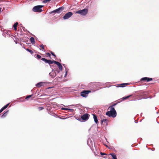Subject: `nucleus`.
Returning a JSON list of instances; mask_svg holds the SVG:
<instances>
[{
  "instance_id": "f257e3e1",
  "label": "nucleus",
  "mask_w": 159,
  "mask_h": 159,
  "mask_svg": "<svg viewBox=\"0 0 159 159\" xmlns=\"http://www.w3.org/2000/svg\"><path fill=\"white\" fill-rule=\"evenodd\" d=\"M116 105V104H113L112 106L109 107L110 111H107L106 113V115L110 117L111 116L113 118L115 117L116 116V112L115 109L113 107V106Z\"/></svg>"
},
{
  "instance_id": "f03ea898",
  "label": "nucleus",
  "mask_w": 159,
  "mask_h": 159,
  "mask_svg": "<svg viewBox=\"0 0 159 159\" xmlns=\"http://www.w3.org/2000/svg\"><path fill=\"white\" fill-rule=\"evenodd\" d=\"M43 7V6L38 5L34 7L33 9V11L35 12H40L42 11L41 8Z\"/></svg>"
},
{
  "instance_id": "7ed1b4c3",
  "label": "nucleus",
  "mask_w": 159,
  "mask_h": 159,
  "mask_svg": "<svg viewBox=\"0 0 159 159\" xmlns=\"http://www.w3.org/2000/svg\"><path fill=\"white\" fill-rule=\"evenodd\" d=\"M88 12V10L87 9H84L82 10L78 11L75 12V13L80 14L82 15H85Z\"/></svg>"
},
{
  "instance_id": "20e7f679",
  "label": "nucleus",
  "mask_w": 159,
  "mask_h": 159,
  "mask_svg": "<svg viewBox=\"0 0 159 159\" xmlns=\"http://www.w3.org/2000/svg\"><path fill=\"white\" fill-rule=\"evenodd\" d=\"M41 60L44 61L46 63H48L49 65L53 64V63L56 64L57 62V61H52L50 60H47L44 58H41Z\"/></svg>"
},
{
  "instance_id": "39448f33",
  "label": "nucleus",
  "mask_w": 159,
  "mask_h": 159,
  "mask_svg": "<svg viewBox=\"0 0 159 159\" xmlns=\"http://www.w3.org/2000/svg\"><path fill=\"white\" fill-rule=\"evenodd\" d=\"M91 92L90 90H83L80 93V95L83 97H85L88 96L89 93Z\"/></svg>"
},
{
  "instance_id": "423d86ee",
  "label": "nucleus",
  "mask_w": 159,
  "mask_h": 159,
  "mask_svg": "<svg viewBox=\"0 0 159 159\" xmlns=\"http://www.w3.org/2000/svg\"><path fill=\"white\" fill-rule=\"evenodd\" d=\"M64 9V7H60L56 10L50 12V14H52L53 13H59L61 12Z\"/></svg>"
},
{
  "instance_id": "0eeeda50",
  "label": "nucleus",
  "mask_w": 159,
  "mask_h": 159,
  "mask_svg": "<svg viewBox=\"0 0 159 159\" xmlns=\"http://www.w3.org/2000/svg\"><path fill=\"white\" fill-rule=\"evenodd\" d=\"M73 15V13L71 12H69L63 16V18L64 20L67 19L69 18Z\"/></svg>"
},
{
  "instance_id": "6e6552de",
  "label": "nucleus",
  "mask_w": 159,
  "mask_h": 159,
  "mask_svg": "<svg viewBox=\"0 0 159 159\" xmlns=\"http://www.w3.org/2000/svg\"><path fill=\"white\" fill-rule=\"evenodd\" d=\"M152 78H148L147 77H145L143 78H142L140 80V81H147V82H149L150 81H152Z\"/></svg>"
},
{
  "instance_id": "1a4fd4ad",
  "label": "nucleus",
  "mask_w": 159,
  "mask_h": 159,
  "mask_svg": "<svg viewBox=\"0 0 159 159\" xmlns=\"http://www.w3.org/2000/svg\"><path fill=\"white\" fill-rule=\"evenodd\" d=\"M82 119L84 120H87L89 118V114H85L81 116Z\"/></svg>"
},
{
  "instance_id": "9d476101",
  "label": "nucleus",
  "mask_w": 159,
  "mask_h": 159,
  "mask_svg": "<svg viewBox=\"0 0 159 159\" xmlns=\"http://www.w3.org/2000/svg\"><path fill=\"white\" fill-rule=\"evenodd\" d=\"M57 72L58 73H59L60 72V71L58 69H57L54 71V74H53L52 75V73H49V75H50L53 78L57 75L56 74V73Z\"/></svg>"
},
{
  "instance_id": "9b49d317",
  "label": "nucleus",
  "mask_w": 159,
  "mask_h": 159,
  "mask_svg": "<svg viewBox=\"0 0 159 159\" xmlns=\"http://www.w3.org/2000/svg\"><path fill=\"white\" fill-rule=\"evenodd\" d=\"M56 64L58 66L60 70H62L63 69L62 66L60 62L58 61H57Z\"/></svg>"
},
{
  "instance_id": "f8f14e48",
  "label": "nucleus",
  "mask_w": 159,
  "mask_h": 159,
  "mask_svg": "<svg viewBox=\"0 0 159 159\" xmlns=\"http://www.w3.org/2000/svg\"><path fill=\"white\" fill-rule=\"evenodd\" d=\"M9 104L8 103L5 106H4L3 107H2L0 110V113H1L4 110L6 109L9 106Z\"/></svg>"
},
{
  "instance_id": "ddd939ff",
  "label": "nucleus",
  "mask_w": 159,
  "mask_h": 159,
  "mask_svg": "<svg viewBox=\"0 0 159 159\" xmlns=\"http://www.w3.org/2000/svg\"><path fill=\"white\" fill-rule=\"evenodd\" d=\"M44 84V83L43 82H39L38 83H37L36 85V86L38 88L40 87L41 86H43Z\"/></svg>"
},
{
  "instance_id": "4468645a",
  "label": "nucleus",
  "mask_w": 159,
  "mask_h": 159,
  "mask_svg": "<svg viewBox=\"0 0 159 159\" xmlns=\"http://www.w3.org/2000/svg\"><path fill=\"white\" fill-rule=\"evenodd\" d=\"M93 119L95 122L96 124H98V120L97 116L95 115H93Z\"/></svg>"
},
{
  "instance_id": "2eb2a0df",
  "label": "nucleus",
  "mask_w": 159,
  "mask_h": 159,
  "mask_svg": "<svg viewBox=\"0 0 159 159\" xmlns=\"http://www.w3.org/2000/svg\"><path fill=\"white\" fill-rule=\"evenodd\" d=\"M18 22H16L14 24V25H13V27L14 28V30L15 31L17 30V26L18 25Z\"/></svg>"
},
{
  "instance_id": "dca6fc26",
  "label": "nucleus",
  "mask_w": 159,
  "mask_h": 159,
  "mask_svg": "<svg viewBox=\"0 0 159 159\" xmlns=\"http://www.w3.org/2000/svg\"><path fill=\"white\" fill-rule=\"evenodd\" d=\"M129 84L128 83H123L120 84L119 85V87H124L126 85Z\"/></svg>"
},
{
  "instance_id": "f3484780",
  "label": "nucleus",
  "mask_w": 159,
  "mask_h": 159,
  "mask_svg": "<svg viewBox=\"0 0 159 159\" xmlns=\"http://www.w3.org/2000/svg\"><path fill=\"white\" fill-rule=\"evenodd\" d=\"M110 155L112 156V159H117L116 155L114 153H110Z\"/></svg>"
},
{
  "instance_id": "a211bd4d",
  "label": "nucleus",
  "mask_w": 159,
  "mask_h": 159,
  "mask_svg": "<svg viewBox=\"0 0 159 159\" xmlns=\"http://www.w3.org/2000/svg\"><path fill=\"white\" fill-rule=\"evenodd\" d=\"M30 40L31 42L32 43H34L35 42L34 38L33 37H31L30 38Z\"/></svg>"
},
{
  "instance_id": "6ab92c4d",
  "label": "nucleus",
  "mask_w": 159,
  "mask_h": 159,
  "mask_svg": "<svg viewBox=\"0 0 159 159\" xmlns=\"http://www.w3.org/2000/svg\"><path fill=\"white\" fill-rule=\"evenodd\" d=\"M132 96V95H130L129 96H126L125 97H123L122 98L123 100H126V99H128V98H129L130 97H131Z\"/></svg>"
},
{
  "instance_id": "aec40b11",
  "label": "nucleus",
  "mask_w": 159,
  "mask_h": 159,
  "mask_svg": "<svg viewBox=\"0 0 159 159\" xmlns=\"http://www.w3.org/2000/svg\"><path fill=\"white\" fill-rule=\"evenodd\" d=\"M107 120L106 119H103V120H101V122L102 123H104V124L107 123Z\"/></svg>"
},
{
  "instance_id": "412c9836",
  "label": "nucleus",
  "mask_w": 159,
  "mask_h": 159,
  "mask_svg": "<svg viewBox=\"0 0 159 159\" xmlns=\"http://www.w3.org/2000/svg\"><path fill=\"white\" fill-rule=\"evenodd\" d=\"M8 112V111H7L5 113H4L2 116V117H5L7 115V112Z\"/></svg>"
},
{
  "instance_id": "4be33fe9",
  "label": "nucleus",
  "mask_w": 159,
  "mask_h": 159,
  "mask_svg": "<svg viewBox=\"0 0 159 159\" xmlns=\"http://www.w3.org/2000/svg\"><path fill=\"white\" fill-rule=\"evenodd\" d=\"M26 50L28 52H30L31 54H33V51L32 50H30V49H28V48L26 49Z\"/></svg>"
},
{
  "instance_id": "5701e85b",
  "label": "nucleus",
  "mask_w": 159,
  "mask_h": 159,
  "mask_svg": "<svg viewBox=\"0 0 159 159\" xmlns=\"http://www.w3.org/2000/svg\"><path fill=\"white\" fill-rule=\"evenodd\" d=\"M33 95L32 94V95L27 96L25 98V99L28 100L29 98H31V97H32L33 96Z\"/></svg>"
},
{
  "instance_id": "b1692460",
  "label": "nucleus",
  "mask_w": 159,
  "mask_h": 159,
  "mask_svg": "<svg viewBox=\"0 0 159 159\" xmlns=\"http://www.w3.org/2000/svg\"><path fill=\"white\" fill-rule=\"evenodd\" d=\"M40 47L43 50H44V46L43 44H41L40 46Z\"/></svg>"
},
{
  "instance_id": "393cba45",
  "label": "nucleus",
  "mask_w": 159,
  "mask_h": 159,
  "mask_svg": "<svg viewBox=\"0 0 159 159\" xmlns=\"http://www.w3.org/2000/svg\"><path fill=\"white\" fill-rule=\"evenodd\" d=\"M62 109L64 110H70V111H72L73 110V109H69L67 108H62Z\"/></svg>"
},
{
  "instance_id": "a878e982",
  "label": "nucleus",
  "mask_w": 159,
  "mask_h": 159,
  "mask_svg": "<svg viewBox=\"0 0 159 159\" xmlns=\"http://www.w3.org/2000/svg\"><path fill=\"white\" fill-rule=\"evenodd\" d=\"M50 53H51V54L52 55H53V56H54V57H56V55L55 54H54L53 52H52V51H50Z\"/></svg>"
},
{
  "instance_id": "bb28decb",
  "label": "nucleus",
  "mask_w": 159,
  "mask_h": 159,
  "mask_svg": "<svg viewBox=\"0 0 159 159\" xmlns=\"http://www.w3.org/2000/svg\"><path fill=\"white\" fill-rule=\"evenodd\" d=\"M37 58L38 59H40L41 58V57L40 55L37 54L36 56Z\"/></svg>"
},
{
  "instance_id": "cd10ccee",
  "label": "nucleus",
  "mask_w": 159,
  "mask_h": 159,
  "mask_svg": "<svg viewBox=\"0 0 159 159\" xmlns=\"http://www.w3.org/2000/svg\"><path fill=\"white\" fill-rule=\"evenodd\" d=\"M46 54L47 55V56H48L50 58H51V55L50 53H49V52H47L46 53Z\"/></svg>"
},
{
  "instance_id": "c85d7f7f",
  "label": "nucleus",
  "mask_w": 159,
  "mask_h": 159,
  "mask_svg": "<svg viewBox=\"0 0 159 159\" xmlns=\"http://www.w3.org/2000/svg\"><path fill=\"white\" fill-rule=\"evenodd\" d=\"M139 95H140L141 96H143L144 95V93L143 92H141L138 93Z\"/></svg>"
},
{
  "instance_id": "c756f323",
  "label": "nucleus",
  "mask_w": 159,
  "mask_h": 159,
  "mask_svg": "<svg viewBox=\"0 0 159 159\" xmlns=\"http://www.w3.org/2000/svg\"><path fill=\"white\" fill-rule=\"evenodd\" d=\"M51 0H44L43 2L44 3H46L50 1Z\"/></svg>"
},
{
  "instance_id": "7c9ffc66",
  "label": "nucleus",
  "mask_w": 159,
  "mask_h": 159,
  "mask_svg": "<svg viewBox=\"0 0 159 159\" xmlns=\"http://www.w3.org/2000/svg\"><path fill=\"white\" fill-rule=\"evenodd\" d=\"M43 107H39L38 108V109L39 111H41L43 109Z\"/></svg>"
},
{
  "instance_id": "2f4dec72",
  "label": "nucleus",
  "mask_w": 159,
  "mask_h": 159,
  "mask_svg": "<svg viewBox=\"0 0 159 159\" xmlns=\"http://www.w3.org/2000/svg\"><path fill=\"white\" fill-rule=\"evenodd\" d=\"M100 154L102 155H106V153H102V152H100Z\"/></svg>"
},
{
  "instance_id": "473e14b6",
  "label": "nucleus",
  "mask_w": 159,
  "mask_h": 159,
  "mask_svg": "<svg viewBox=\"0 0 159 159\" xmlns=\"http://www.w3.org/2000/svg\"><path fill=\"white\" fill-rule=\"evenodd\" d=\"M100 117H101V119H103L104 117V116H103L101 115L100 116Z\"/></svg>"
},
{
  "instance_id": "72a5a7b5",
  "label": "nucleus",
  "mask_w": 159,
  "mask_h": 159,
  "mask_svg": "<svg viewBox=\"0 0 159 159\" xmlns=\"http://www.w3.org/2000/svg\"><path fill=\"white\" fill-rule=\"evenodd\" d=\"M67 71H66V74H65V77L66 75H67Z\"/></svg>"
},
{
  "instance_id": "f704fd0d",
  "label": "nucleus",
  "mask_w": 159,
  "mask_h": 159,
  "mask_svg": "<svg viewBox=\"0 0 159 159\" xmlns=\"http://www.w3.org/2000/svg\"><path fill=\"white\" fill-rule=\"evenodd\" d=\"M50 66H53L52 65H50Z\"/></svg>"
},
{
  "instance_id": "c9c22d12",
  "label": "nucleus",
  "mask_w": 159,
  "mask_h": 159,
  "mask_svg": "<svg viewBox=\"0 0 159 159\" xmlns=\"http://www.w3.org/2000/svg\"><path fill=\"white\" fill-rule=\"evenodd\" d=\"M53 71V69H52V71Z\"/></svg>"
},
{
  "instance_id": "e433bc0d",
  "label": "nucleus",
  "mask_w": 159,
  "mask_h": 159,
  "mask_svg": "<svg viewBox=\"0 0 159 159\" xmlns=\"http://www.w3.org/2000/svg\"><path fill=\"white\" fill-rule=\"evenodd\" d=\"M106 157H104V158H106Z\"/></svg>"
}]
</instances>
